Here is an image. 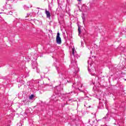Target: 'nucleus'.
<instances>
[{
    "label": "nucleus",
    "mask_w": 126,
    "mask_h": 126,
    "mask_svg": "<svg viewBox=\"0 0 126 126\" xmlns=\"http://www.w3.org/2000/svg\"><path fill=\"white\" fill-rule=\"evenodd\" d=\"M56 42L59 45H61L62 44V38L60 36V32H57V36H56Z\"/></svg>",
    "instance_id": "nucleus-1"
},
{
    "label": "nucleus",
    "mask_w": 126,
    "mask_h": 126,
    "mask_svg": "<svg viewBox=\"0 0 126 126\" xmlns=\"http://www.w3.org/2000/svg\"><path fill=\"white\" fill-rule=\"evenodd\" d=\"M23 7L25 10H29V8L32 7V5L30 3L26 4L23 6Z\"/></svg>",
    "instance_id": "nucleus-2"
},
{
    "label": "nucleus",
    "mask_w": 126,
    "mask_h": 126,
    "mask_svg": "<svg viewBox=\"0 0 126 126\" xmlns=\"http://www.w3.org/2000/svg\"><path fill=\"white\" fill-rule=\"evenodd\" d=\"M5 6H4V8L7 10H11V9H12V6H11V5H10V4H7V2H5Z\"/></svg>",
    "instance_id": "nucleus-3"
},
{
    "label": "nucleus",
    "mask_w": 126,
    "mask_h": 126,
    "mask_svg": "<svg viewBox=\"0 0 126 126\" xmlns=\"http://www.w3.org/2000/svg\"><path fill=\"white\" fill-rule=\"evenodd\" d=\"M38 64L37 62H34L32 63V68L33 69H36L37 72H40V70L38 69Z\"/></svg>",
    "instance_id": "nucleus-4"
},
{
    "label": "nucleus",
    "mask_w": 126,
    "mask_h": 126,
    "mask_svg": "<svg viewBox=\"0 0 126 126\" xmlns=\"http://www.w3.org/2000/svg\"><path fill=\"white\" fill-rule=\"evenodd\" d=\"M62 78L63 79H66L67 78L68 76V73L67 72V71H65L64 72H63L62 73Z\"/></svg>",
    "instance_id": "nucleus-5"
},
{
    "label": "nucleus",
    "mask_w": 126,
    "mask_h": 126,
    "mask_svg": "<svg viewBox=\"0 0 126 126\" xmlns=\"http://www.w3.org/2000/svg\"><path fill=\"white\" fill-rule=\"evenodd\" d=\"M45 14H46L47 18H49L50 19L51 18V13L47 10V9H45Z\"/></svg>",
    "instance_id": "nucleus-6"
},
{
    "label": "nucleus",
    "mask_w": 126,
    "mask_h": 126,
    "mask_svg": "<svg viewBox=\"0 0 126 126\" xmlns=\"http://www.w3.org/2000/svg\"><path fill=\"white\" fill-rule=\"evenodd\" d=\"M77 85H78V87H77L78 90H79V91H80L81 92H82V90H81L80 89V88H81V87H82V84H81L80 82H79V83H78Z\"/></svg>",
    "instance_id": "nucleus-7"
},
{
    "label": "nucleus",
    "mask_w": 126,
    "mask_h": 126,
    "mask_svg": "<svg viewBox=\"0 0 126 126\" xmlns=\"http://www.w3.org/2000/svg\"><path fill=\"white\" fill-rule=\"evenodd\" d=\"M98 107L99 109H103V108H104V104H103V102H100Z\"/></svg>",
    "instance_id": "nucleus-8"
},
{
    "label": "nucleus",
    "mask_w": 126,
    "mask_h": 126,
    "mask_svg": "<svg viewBox=\"0 0 126 126\" xmlns=\"http://www.w3.org/2000/svg\"><path fill=\"white\" fill-rule=\"evenodd\" d=\"M72 54L73 56H74V55L75 54H76V51L75 50V48H74V47H73L72 49Z\"/></svg>",
    "instance_id": "nucleus-9"
},
{
    "label": "nucleus",
    "mask_w": 126,
    "mask_h": 126,
    "mask_svg": "<svg viewBox=\"0 0 126 126\" xmlns=\"http://www.w3.org/2000/svg\"><path fill=\"white\" fill-rule=\"evenodd\" d=\"M6 13L7 15L9 14L10 15H12V11L10 10H8V12H6Z\"/></svg>",
    "instance_id": "nucleus-10"
},
{
    "label": "nucleus",
    "mask_w": 126,
    "mask_h": 126,
    "mask_svg": "<svg viewBox=\"0 0 126 126\" xmlns=\"http://www.w3.org/2000/svg\"><path fill=\"white\" fill-rule=\"evenodd\" d=\"M34 97V94H31L29 97L30 100H32V99H33Z\"/></svg>",
    "instance_id": "nucleus-11"
},
{
    "label": "nucleus",
    "mask_w": 126,
    "mask_h": 126,
    "mask_svg": "<svg viewBox=\"0 0 126 126\" xmlns=\"http://www.w3.org/2000/svg\"><path fill=\"white\" fill-rule=\"evenodd\" d=\"M27 17H32V13H30L27 14Z\"/></svg>",
    "instance_id": "nucleus-12"
},
{
    "label": "nucleus",
    "mask_w": 126,
    "mask_h": 126,
    "mask_svg": "<svg viewBox=\"0 0 126 126\" xmlns=\"http://www.w3.org/2000/svg\"><path fill=\"white\" fill-rule=\"evenodd\" d=\"M78 32L79 34H81V29H80V26H78Z\"/></svg>",
    "instance_id": "nucleus-13"
},
{
    "label": "nucleus",
    "mask_w": 126,
    "mask_h": 126,
    "mask_svg": "<svg viewBox=\"0 0 126 126\" xmlns=\"http://www.w3.org/2000/svg\"><path fill=\"white\" fill-rule=\"evenodd\" d=\"M108 118H109V112H108L106 116L103 117V119H108Z\"/></svg>",
    "instance_id": "nucleus-14"
},
{
    "label": "nucleus",
    "mask_w": 126,
    "mask_h": 126,
    "mask_svg": "<svg viewBox=\"0 0 126 126\" xmlns=\"http://www.w3.org/2000/svg\"><path fill=\"white\" fill-rule=\"evenodd\" d=\"M73 56L75 58H76V59H78V58H79V56H78V54H77L76 53Z\"/></svg>",
    "instance_id": "nucleus-15"
},
{
    "label": "nucleus",
    "mask_w": 126,
    "mask_h": 126,
    "mask_svg": "<svg viewBox=\"0 0 126 126\" xmlns=\"http://www.w3.org/2000/svg\"><path fill=\"white\" fill-rule=\"evenodd\" d=\"M78 0V1H81V0Z\"/></svg>",
    "instance_id": "nucleus-16"
},
{
    "label": "nucleus",
    "mask_w": 126,
    "mask_h": 126,
    "mask_svg": "<svg viewBox=\"0 0 126 126\" xmlns=\"http://www.w3.org/2000/svg\"><path fill=\"white\" fill-rule=\"evenodd\" d=\"M78 71H79V68H78Z\"/></svg>",
    "instance_id": "nucleus-17"
},
{
    "label": "nucleus",
    "mask_w": 126,
    "mask_h": 126,
    "mask_svg": "<svg viewBox=\"0 0 126 126\" xmlns=\"http://www.w3.org/2000/svg\"><path fill=\"white\" fill-rule=\"evenodd\" d=\"M72 100V99H69V101H71Z\"/></svg>",
    "instance_id": "nucleus-18"
},
{
    "label": "nucleus",
    "mask_w": 126,
    "mask_h": 126,
    "mask_svg": "<svg viewBox=\"0 0 126 126\" xmlns=\"http://www.w3.org/2000/svg\"><path fill=\"white\" fill-rule=\"evenodd\" d=\"M89 108H91V106H89Z\"/></svg>",
    "instance_id": "nucleus-19"
},
{
    "label": "nucleus",
    "mask_w": 126,
    "mask_h": 126,
    "mask_svg": "<svg viewBox=\"0 0 126 126\" xmlns=\"http://www.w3.org/2000/svg\"><path fill=\"white\" fill-rule=\"evenodd\" d=\"M90 120H89V122H88V123H90Z\"/></svg>",
    "instance_id": "nucleus-20"
},
{
    "label": "nucleus",
    "mask_w": 126,
    "mask_h": 126,
    "mask_svg": "<svg viewBox=\"0 0 126 126\" xmlns=\"http://www.w3.org/2000/svg\"><path fill=\"white\" fill-rule=\"evenodd\" d=\"M32 20V19H31V21Z\"/></svg>",
    "instance_id": "nucleus-21"
},
{
    "label": "nucleus",
    "mask_w": 126,
    "mask_h": 126,
    "mask_svg": "<svg viewBox=\"0 0 126 126\" xmlns=\"http://www.w3.org/2000/svg\"><path fill=\"white\" fill-rule=\"evenodd\" d=\"M125 80L126 81V79H125Z\"/></svg>",
    "instance_id": "nucleus-22"
}]
</instances>
